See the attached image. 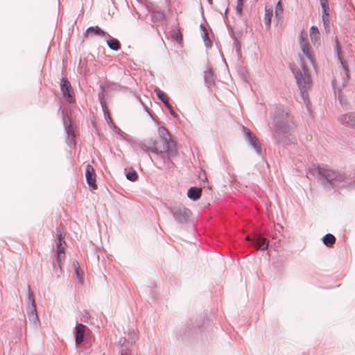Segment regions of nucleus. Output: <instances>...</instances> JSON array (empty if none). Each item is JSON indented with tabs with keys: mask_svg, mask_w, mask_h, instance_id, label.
Masks as SVG:
<instances>
[{
	"mask_svg": "<svg viewBox=\"0 0 355 355\" xmlns=\"http://www.w3.org/2000/svg\"><path fill=\"white\" fill-rule=\"evenodd\" d=\"M329 9H322V22L326 33L329 32Z\"/></svg>",
	"mask_w": 355,
	"mask_h": 355,
	"instance_id": "aec40b11",
	"label": "nucleus"
},
{
	"mask_svg": "<svg viewBox=\"0 0 355 355\" xmlns=\"http://www.w3.org/2000/svg\"><path fill=\"white\" fill-rule=\"evenodd\" d=\"M126 178L130 181H135L138 178V175L135 171H132L126 174Z\"/></svg>",
	"mask_w": 355,
	"mask_h": 355,
	"instance_id": "bb28decb",
	"label": "nucleus"
},
{
	"mask_svg": "<svg viewBox=\"0 0 355 355\" xmlns=\"http://www.w3.org/2000/svg\"><path fill=\"white\" fill-rule=\"evenodd\" d=\"M247 241H250V237L249 236H248L245 239Z\"/></svg>",
	"mask_w": 355,
	"mask_h": 355,
	"instance_id": "473e14b6",
	"label": "nucleus"
},
{
	"mask_svg": "<svg viewBox=\"0 0 355 355\" xmlns=\"http://www.w3.org/2000/svg\"><path fill=\"white\" fill-rule=\"evenodd\" d=\"M57 250H56V254H57V259L59 265L61 262V259L64 257V245H65V241H63V243H57Z\"/></svg>",
	"mask_w": 355,
	"mask_h": 355,
	"instance_id": "a211bd4d",
	"label": "nucleus"
},
{
	"mask_svg": "<svg viewBox=\"0 0 355 355\" xmlns=\"http://www.w3.org/2000/svg\"><path fill=\"white\" fill-rule=\"evenodd\" d=\"M106 34L105 31L102 30L98 26H92L87 29L86 31V36L87 37H93V36H105Z\"/></svg>",
	"mask_w": 355,
	"mask_h": 355,
	"instance_id": "dca6fc26",
	"label": "nucleus"
},
{
	"mask_svg": "<svg viewBox=\"0 0 355 355\" xmlns=\"http://www.w3.org/2000/svg\"><path fill=\"white\" fill-rule=\"evenodd\" d=\"M298 42L300 50L302 54L310 61V62L315 67V60L313 51L306 38V33L302 30L298 37Z\"/></svg>",
	"mask_w": 355,
	"mask_h": 355,
	"instance_id": "7ed1b4c3",
	"label": "nucleus"
},
{
	"mask_svg": "<svg viewBox=\"0 0 355 355\" xmlns=\"http://www.w3.org/2000/svg\"><path fill=\"white\" fill-rule=\"evenodd\" d=\"M243 0H237L236 10L241 13L243 8Z\"/></svg>",
	"mask_w": 355,
	"mask_h": 355,
	"instance_id": "c756f323",
	"label": "nucleus"
},
{
	"mask_svg": "<svg viewBox=\"0 0 355 355\" xmlns=\"http://www.w3.org/2000/svg\"><path fill=\"white\" fill-rule=\"evenodd\" d=\"M73 267L75 268L76 269V273L77 275H78V269H79V264H78V262L77 261H74L73 262Z\"/></svg>",
	"mask_w": 355,
	"mask_h": 355,
	"instance_id": "7c9ffc66",
	"label": "nucleus"
},
{
	"mask_svg": "<svg viewBox=\"0 0 355 355\" xmlns=\"http://www.w3.org/2000/svg\"><path fill=\"white\" fill-rule=\"evenodd\" d=\"M155 92L158 98L164 103V105L167 107L168 110H170L171 114H173V111L171 105L169 103V98L168 97V96L162 91H161L159 89H156Z\"/></svg>",
	"mask_w": 355,
	"mask_h": 355,
	"instance_id": "4468645a",
	"label": "nucleus"
},
{
	"mask_svg": "<svg viewBox=\"0 0 355 355\" xmlns=\"http://www.w3.org/2000/svg\"><path fill=\"white\" fill-rule=\"evenodd\" d=\"M283 15V6L282 4V1H279L275 7V16L278 19H280Z\"/></svg>",
	"mask_w": 355,
	"mask_h": 355,
	"instance_id": "393cba45",
	"label": "nucleus"
},
{
	"mask_svg": "<svg viewBox=\"0 0 355 355\" xmlns=\"http://www.w3.org/2000/svg\"><path fill=\"white\" fill-rule=\"evenodd\" d=\"M69 134H70V133H69V132H68V135H69ZM68 137L69 138V137H70V135H68Z\"/></svg>",
	"mask_w": 355,
	"mask_h": 355,
	"instance_id": "f704fd0d",
	"label": "nucleus"
},
{
	"mask_svg": "<svg viewBox=\"0 0 355 355\" xmlns=\"http://www.w3.org/2000/svg\"><path fill=\"white\" fill-rule=\"evenodd\" d=\"M121 355H128V354H121Z\"/></svg>",
	"mask_w": 355,
	"mask_h": 355,
	"instance_id": "c9c22d12",
	"label": "nucleus"
},
{
	"mask_svg": "<svg viewBox=\"0 0 355 355\" xmlns=\"http://www.w3.org/2000/svg\"><path fill=\"white\" fill-rule=\"evenodd\" d=\"M290 122V118L286 114H282L281 117L276 116L275 119V133L279 135L282 132L287 131L289 128Z\"/></svg>",
	"mask_w": 355,
	"mask_h": 355,
	"instance_id": "39448f33",
	"label": "nucleus"
},
{
	"mask_svg": "<svg viewBox=\"0 0 355 355\" xmlns=\"http://www.w3.org/2000/svg\"><path fill=\"white\" fill-rule=\"evenodd\" d=\"M87 327L83 324H78L76 326V343L80 345L83 342L84 335Z\"/></svg>",
	"mask_w": 355,
	"mask_h": 355,
	"instance_id": "2eb2a0df",
	"label": "nucleus"
},
{
	"mask_svg": "<svg viewBox=\"0 0 355 355\" xmlns=\"http://www.w3.org/2000/svg\"><path fill=\"white\" fill-rule=\"evenodd\" d=\"M245 132L250 144L259 154L261 153V147L259 139L256 137V136L254 134H252L250 132V130L248 128H245Z\"/></svg>",
	"mask_w": 355,
	"mask_h": 355,
	"instance_id": "9d476101",
	"label": "nucleus"
},
{
	"mask_svg": "<svg viewBox=\"0 0 355 355\" xmlns=\"http://www.w3.org/2000/svg\"><path fill=\"white\" fill-rule=\"evenodd\" d=\"M27 302L28 304H30V305H31L30 311L28 313V315H30L31 313L32 315L35 314V315L37 316V314H36V304H35V297H34L33 293L30 286H28V300H27Z\"/></svg>",
	"mask_w": 355,
	"mask_h": 355,
	"instance_id": "ddd939ff",
	"label": "nucleus"
},
{
	"mask_svg": "<svg viewBox=\"0 0 355 355\" xmlns=\"http://www.w3.org/2000/svg\"><path fill=\"white\" fill-rule=\"evenodd\" d=\"M71 144H75V141H74V132L72 131L71 132V140L69 141V145H71Z\"/></svg>",
	"mask_w": 355,
	"mask_h": 355,
	"instance_id": "2f4dec72",
	"label": "nucleus"
},
{
	"mask_svg": "<svg viewBox=\"0 0 355 355\" xmlns=\"http://www.w3.org/2000/svg\"><path fill=\"white\" fill-rule=\"evenodd\" d=\"M205 83L209 86H211L214 84V77L213 71L209 69L205 71Z\"/></svg>",
	"mask_w": 355,
	"mask_h": 355,
	"instance_id": "6ab92c4d",
	"label": "nucleus"
},
{
	"mask_svg": "<svg viewBox=\"0 0 355 355\" xmlns=\"http://www.w3.org/2000/svg\"><path fill=\"white\" fill-rule=\"evenodd\" d=\"M253 242L257 249L265 250L268 247V241L266 239L261 236V234H255Z\"/></svg>",
	"mask_w": 355,
	"mask_h": 355,
	"instance_id": "9b49d317",
	"label": "nucleus"
},
{
	"mask_svg": "<svg viewBox=\"0 0 355 355\" xmlns=\"http://www.w3.org/2000/svg\"><path fill=\"white\" fill-rule=\"evenodd\" d=\"M107 44L109 48L114 51H118L121 48V44L119 41L113 37L107 40Z\"/></svg>",
	"mask_w": 355,
	"mask_h": 355,
	"instance_id": "412c9836",
	"label": "nucleus"
},
{
	"mask_svg": "<svg viewBox=\"0 0 355 355\" xmlns=\"http://www.w3.org/2000/svg\"><path fill=\"white\" fill-rule=\"evenodd\" d=\"M336 47H337V50H338V57H339V59L340 60V62H341V64L343 67V71L338 73H336L334 78L332 81V84H333L334 89H338V98L340 100V102L341 103H343L341 89L344 88L346 86L347 83L349 79V72L348 67H347L346 62L344 61L343 59L341 58L340 48L339 43H338L337 38H336Z\"/></svg>",
	"mask_w": 355,
	"mask_h": 355,
	"instance_id": "f03ea898",
	"label": "nucleus"
},
{
	"mask_svg": "<svg viewBox=\"0 0 355 355\" xmlns=\"http://www.w3.org/2000/svg\"><path fill=\"white\" fill-rule=\"evenodd\" d=\"M339 120L343 125L355 128V113L343 114L339 117Z\"/></svg>",
	"mask_w": 355,
	"mask_h": 355,
	"instance_id": "1a4fd4ad",
	"label": "nucleus"
},
{
	"mask_svg": "<svg viewBox=\"0 0 355 355\" xmlns=\"http://www.w3.org/2000/svg\"><path fill=\"white\" fill-rule=\"evenodd\" d=\"M318 174L329 183L342 182L345 178L343 173L329 168L318 166Z\"/></svg>",
	"mask_w": 355,
	"mask_h": 355,
	"instance_id": "20e7f679",
	"label": "nucleus"
},
{
	"mask_svg": "<svg viewBox=\"0 0 355 355\" xmlns=\"http://www.w3.org/2000/svg\"><path fill=\"white\" fill-rule=\"evenodd\" d=\"M202 194V190L200 188L198 187H191L188 192H187V196L193 200H196L199 199Z\"/></svg>",
	"mask_w": 355,
	"mask_h": 355,
	"instance_id": "f3484780",
	"label": "nucleus"
},
{
	"mask_svg": "<svg viewBox=\"0 0 355 355\" xmlns=\"http://www.w3.org/2000/svg\"><path fill=\"white\" fill-rule=\"evenodd\" d=\"M272 16V8H268L266 6L265 8V16H264V21L267 26L270 24L271 17Z\"/></svg>",
	"mask_w": 355,
	"mask_h": 355,
	"instance_id": "5701e85b",
	"label": "nucleus"
},
{
	"mask_svg": "<svg viewBox=\"0 0 355 355\" xmlns=\"http://www.w3.org/2000/svg\"><path fill=\"white\" fill-rule=\"evenodd\" d=\"M302 67L304 71V73L302 74L301 72L297 73L295 78L300 89L305 91L310 86V77L307 73V69L305 66L302 64ZM302 93L303 94L304 92L302 91Z\"/></svg>",
	"mask_w": 355,
	"mask_h": 355,
	"instance_id": "423d86ee",
	"label": "nucleus"
},
{
	"mask_svg": "<svg viewBox=\"0 0 355 355\" xmlns=\"http://www.w3.org/2000/svg\"><path fill=\"white\" fill-rule=\"evenodd\" d=\"M60 88L64 98L69 103L73 102V89L70 83L66 78H62Z\"/></svg>",
	"mask_w": 355,
	"mask_h": 355,
	"instance_id": "0eeeda50",
	"label": "nucleus"
},
{
	"mask_svg": "<svg viewBox=\"0 0 355 355\" xmlns=\"http://www.w3.org/2000/svg\"><path fill=\"white\" fill-rule=\"evenodd\" d=\"M323 243L327 247H331L336 241V238L333 234H327L323 237Z\"/></svg>",
	"mask_w": 355,
	"mask_h": 355,
	"instance_id": "4be33fe9",
	"label": "nucleus"
},
{
	"mask_svg": "<svg viewBox=\"0 0 355 355\" xmlns=\"http://www.w3.org/2000/svg\"><path fill=\"white\" fill-rule=\"evenodd\" d=\"M85 177L87 179V182L89 184L90 189L92 190H95L97 189V185L96 184V174L94 169V167L87 164L85 168Z\"/></svg>",
	"mask_w": 355,
	"mask_h": 355,
	"instance_id": "6e6552de",
	"label": "nucleus"
},
{
	"mask_svg": "<svg viewBox=\"0 0 355 355\" xmlns=\"http://www.w3.org/2000/svg\"><path fill=\"white\" fill-rule=\"evenodd\" d=\"M57 243H63L64 241V236L62 235V232L60 230H58L57 231Z\"/></svg>",
	"mask_w": 355,
	"mask_h": 355,
	"instance_id": "cd10ccee",
	"label": "nucleus"
},
{
	"mask_svg": "<svg viewBox=\"0 0 355 355\" xmlns=\"http://www.w3.org/2000/svg\"><path fill=\"white\" fill-rule=\"evenodd\" d=\"M171 37L178 43H181L182 41V35L179 29L173 30L171 32Z\"/></svg>",
	"mask_w": 355,
	"mask_h": 355,
	"instance_id": "a878e982",
	"label": "nucleus"
},
{
	"mask_svg": "<svg viewBox=\"0 0 355 355\" xmlns=\"http://www.w3.org/2000/svg\"><path fill=\"white\" fill-rule=\"evenodd\" d=\"M153 19L155 21H160L166 19V15L160 11H153L152 12Z\"/></svg>",
	"mask_w": 355,
	"mask_h": 355,
	"instance_id": "b1692460",
	"label": "nucleus"
},
{
	"mask_svg": "<svg viewBox=\"0 0 355 355\" xmlns=\"http://www.w3.org/2000/svg\"><path fill=\"white\" fill-rule=\"evenodd\" d=\"M309 35L313 44L318 47L321 44L320 34L318 28L315 26H311L309 31Z\"/></svg>",
	"mask_w": 355,
	"mask_h": 355,
	"instance_id": "f8f14e48",
	"label": "nucleus"
},
{
	"mask_svg": "<svg viewBox=\"0 0 355 355\" xmlns=\"http://www.w3.org/2000/svg\"><path fill=\"white\" fill-rule=\"evenodd\" d=\"M209 3L211 4L212 3V0H209Z\"/></svg>",
	"mask_w": 355,
	"mask_h": 355,
	"instance_id": "72a5a7b5",
	"label": "nucleus"
},
{
	"mask_svg": "<svg viewBox=\"0 0 355 355\" xmlns=\"http://www.w3.org/2000/svg\"><path fill=\"white\" fill-rule=\"evenodd\" d=\"M159 137L157 139L145 141L144 146L146 150L159 154L169 150L171 139L168 131L164 128H159Z\"/></svg>",
	"mask_w": 355,
	"mask_h": 355,
	"instance_id": "f257e3e1",
	"label": "nucleus"
},
{
	"mask_svg": "<svg viewBox=\"0 0 355 355\" xmlns=\"http://www.w3.org/2000/svg\"><path fill=\"white\" fill-rule=\"evenodd\" d=\"M322 9H329L328 0H320Z\"/></svg>",
	"mask_w": 355,
	"mask_h": 355,
	"instance_id": "c85d7f7f",
	"label": "nucleus"
}]
</instances>
